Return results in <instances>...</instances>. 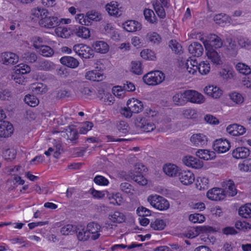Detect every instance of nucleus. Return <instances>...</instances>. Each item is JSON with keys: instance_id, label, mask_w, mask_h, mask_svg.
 Instances as JSON below:
<instances>
[{"instance_id": "4", "label": "nucleus", "mask_w": 251, "mask_h": 251, "mask_svg": "<svg viewBox=\"0 0 251 251\" xmlns=\"http://www.w3.org/2000/svg\"><path fill=\"white\" fill-rule=\"evenodd\" d=\"M165 75L161 71L156 70L151 71L143 76V82L149 86H156L164 81Z\"/></svg>"}, {"instance_id": "57", "label": "nucleus", "mask_w": 251, "mask_h": 251, "mask_svg": "<svg viewBox=\"0 0 251 251\" xmlns=\"http://www.w3.org/2000/svg\"><path fill=\"white\" fill-rule=\"evenodd\" d=\"M13 69L23 75L29 74L31 71L30 67L24 63H21L15 66Z\"/></svg>"}, {"instance_id": "1", "label": "nucleus", "mask_w": 251, "mask_h": 251, "mask_svg": "<svg viewBox=\"0 0 251 251\" xmlns=\"http://www.w3.org/2000/svg\"><path fill=\"white\" fill-rule=\"evenodd\" d=\"M32 19H37L38 24L42 27L51 29L58 25L59 18L57 15L50 16L49 11L45 8L36 7L31 11Z\"/></svg>"}, {"instance_id": "22", "label": "nucleus", "mask_w": 251, "mask_h": 251, "mask_svg": "<svg viewBox=\"0 0 251 251\" xmlns=\"http://www.w3.org/2000/svg\"><path fill=\"white\" fill-rule=\"evenodd\" d=\"M226 130L229 134L238 136L244 134L246 132V128L242 125L233 124L228 125L226 128Z\"/></svg>"}, {"instance_id": "52", "label": "nucleus", "mask_w": 251, "mask_h": 251, "mask_svg": "<svg viewBox=\"0 0 251 251\" xmlns=\"http://www.w3.org/2000/svg\"><path fill=\"white\" fill-rule=\"evenodd\" d=\"M184 90L175 94L172 98L173 102L177 105H181L186 101L184 97Z\"/></svg>"}, {"instance_id": "12", "label": "nucleus", "mask_w": 251, "mask_h": 251, "mask_svg": "<svg viewBox=\"0 0 251 251\" xmlns=\"http://www.w3.org/2000/svg\"><path fill=\"white\" fill-rule=\"evenodd\" d=\"M182 162L187 167L196 170L201 169L203 167V162L201 160L191 155L184 156Z\"/></svg>"}, {"instance_id": "48", "label": "nucleus", "mask_w": 251, "mask_h": 251, "mask_svg": "<svg viewBox=\"0 0 251 251\" xmlns=\"http://www.w3.org/2000/svg\"><path fill=\"white\" fill-rule=\"evenodd\" d=\"M235 69L239 73L244 75H247L251 73L250 67L244 63L238 62L235 65Z\"/></svg>"}, {"instance_id": "23", "label": "nucleus", "mask_w": 251, "mask_h": 251, "mask_svg": "<svg viewBox=\"0 0 251 251\" xmlns=\"http://www.w3.org/2000/svg\"><path fill=\"white\" fill-rule=\"evenodd\" d=\"M122 27L127 32H134L142 29L141 23L135 20H127L122 24Z\"/></svg>"}, {"instance_id": "50", "label": "nucleus", "mask_w": 251, "mask_h": 251, "mask_svg": "<svg viewBox=\"0 0 251 251\" xmlns=\"http://www.w3.org/2000/svg\"><path fill=\"white\" fill-rule=\"evenodd\" d=\"M44 57H50L53 55L54 51L53 49L48 45H44L37 51Z\"/></svg>"}, {"instance_id": "55", "label": "nucleus", "mask_w": 251, "mask_h": 251, "mask_svg": "<svg viewBox=\"0 0 251 251\" xmlns=\"http://www.w3.org/2000/svg\"><path fill=\"white\" fill-rule=\"evenodd\" d=\"M87 17L88 18L90 25L92 21L98 22L102 18L101 14L99 12L95 10L88 11L87 12Z\"/></svg>"}, {"instance_id": "28", "label": "nucleus", "mask_w": 251, "mask_h": 251, "mask_svg": "<svg viewBox=\"0 0 251 251\" xmlns=\"http://www.w3.org/2000/svg\"><path fill=\"white\" fill-rule=\"evenodd\" d=\"M189 53L196 57H201L203 53L202 46L199 42H194L188 46Z\"/></svg>"}, {"instance_id": "3", "label": "nucleus", "mask_w": 251, "mask_h": 251, "mask_svg": "<svg viewBox=\"0 0 251 251\" xmlns=\"http://www.w3.org/2000/svg\"><path fill=\"white\" fill-rule=\"evenodd\" d=\"M147 200L152 207L159 211H166L170 206V202L167 199L157 194L149 195Z\"/></svg>"}, {"instance_id": "17", "label": "nucleus", "mask_w": 251, "mask_h": 251, "mask_svg": "<svg viewBox=\"0 0 251 251\" xmlns=\"http://www.w3.org/2000/svg\"><path fill=\"white\" fill-rule=\"evenodd\" d=\"M30 42L34 48L37 51L45 44L51 45L55 43L46 36H34L30 39Z\"/></svg>"}, {"instance_id": "25", "label": "nucleus", "mask_w": 251, "mask_h": 251, "mask_svg": "<svg viewBox=\"0 0 251 251\" xmlns=\"http://www.w3.org/2000/svg\"><path fill=\"white\" fill-rule=\"evenodd\" d=\"M196 188L199 191H205L210 186V180L208 177L205 176H200L195 180Z\"/></svg>"}, {"instance_id": "38", "label": "nucleus", "mask_w": 251, "mask_h": 251, "mask_svg": "<svg viewBox=\"0 0 251 251\" xmlns=\"http://www.w3.org/2000/svg\"><path fill=\"white\" fill-rule=\"evenodd\" d=\"M238 215L243 218H251V202H248L240 206L238 210Z\"/></svg>"}, {"instance_id": "47", "label": "nucleus", "mask_w": 251, "mask_h": 251, "mask_svg": "<svg viewBox=\"0 0 251 251\" xmlns=\"http://www.w3.org/2000/svg\"><path fill=\"white\" fill-rule=\"evenodd\" d=\"M150 226L154 230H161L166 226V223L164 220L159 218L156 219L151 222Z\"/></svg>"}, {"instance_id": "45", "label": "nucleus", "mask_w": 251, "mask_h": 251, "mask_svg": "<svg viewBox=\"0 0 251 251\" xmlns=\"http://www.w3.org/2000/svg\"><path fill=\"white\" fill-rule=\"evenodd\" d=\"M140 56L147 61H154L156 59L155 52L150 49H144L140 52Z\"/></svg>"}, {"instance_id": "44", "label": "nucleus", "mask_w": 251, "mask_h": 251, "mask_svg": "<svg viewBox=\"0 0 251 251\" xmlns=\"http://www.w3.org/2000/svg\"><path fill=\"white\" fill-rule=\"evenodd\" d=\"M11 78L16 83L20 85H25V78L24 75L14 69H12L11 72Z\"/></svg>"}, {"instance_id": "35", "label": "nucleus", "mask_w": 251, "mask_h": 251, "mask_svg": "<svg viewBox=\"0 0 251 251\" xmlns=\"http://www.w3.org/2000/svg\"><path fill=\"white\" fill-rule=\"evenodd\" d=\"M85 78L90 81H100L104 78V76L102 73L97 70H89L86 71Z\"/></svg>"}, {"instance_id": "29", "label": "nucleus", "mask_w": 251, "mask_h": 251, "mask_svg": "<svg viewBox=\"0 0 251 251\" xmlns=\"http://www.w3.org/2000/svg\"><path fill=\"white\" fill-rule=\"evenodd\" d=\"M108 219L113 223L121 224L126 221V216L124 213L116 210L111 211L108 214Z\"/></svg>"}, {"instance_id": "39", "label": "nucleus", "mask_w": 251, "mask_h": 251, "mask_svg": "<svg viewBox=\"0 0 251 251\" xmlns=\"http://www.w3.org/2000/svg\"><path fill=\"white\" fill-rule=\"evenodd\" d=\"M214 21L217 24L222 26L228 25L232 23L231 18L225 14L216 15L214 17Z\"/></svg>"}, {"instance_id": "49", "label": "nucleus", "mask_w": 251, "mask_h": 251, "mask_svg": "<svg viewBox=\"0 0 251 251\" xmlns=\"http://www.w3.org/2000/svg\"><path fill=\"white\" fill-rule=\"evenodd\" d=\"M235 227L240 231L247 232L251 229V224L245 221L238 220L235 222Z\"/></svg>"}, {"instance_id": "63", "label": "nucleus", "mask_w": 251, "mask_h": 251, "mask_svg": "<svg viewBox=\"0 0 251 251\" xmlns=\"http://www.w3.org/2000/svg\"><path fill=\"white\" fill-rule=\"evenodd\" d=\"M66 134L68 139L71 141L75 140L78 137L77 131L75 126L73 125L70 126L68 129H67Z\"/></svg>"}, {"instance_id": "8", "label": "nucleus", "mask_w": 251, "mask_h": 251, "mask_svg": "<svg viewBox=\"0 0 251 251\" xmlns=\"http://www.w3.org/2000/svg\"><path fill=\"white\" fill-rule=\"evenodd\" d=\"M74 51L80 57L89 59L94 56V51L92 48L85 44H76L73 47Z\"/></svg>"}, {"instance_id": "19", "label": "nucleus", "mask_w": 251, "mask_h": 251, "mask_svg": "<svg viewBox=\"0 0 251 251\" xmlns=\"http://www.w3.org/2000/svg\"><path fill=\"white\" fill-rule=\"evenodd\" d=\"M126 105L128 106L130 110L135 114L141 112L144 109L143 102L140 100L135 98L129 99L126 102Z\"/></svg>"}, {"instance_id": "18", "label": "nucleus", "mask_w": 251, "mask_h": 251, "mask_svg": "<svg viewBox=\"0 0 251 251\" xmlns=\"http://www.w3.org/2000/svg\"><path fill=\"white\" fill-rule=\"evenodd\" d=\"M179 180L180 183L185 186L192 184L195 180L194 174L190 170H181L179 174Z\"/></svg>"}, {"instance_id": "32", "label": "nucleus", "mask_w": 251, "mask_h": 251, "mask_svg": "<svg viewBox=\"0 0 251 251\" xmlns=\"http://www.w3.org/2000/svg\"><path fill=\"white\" fill-rule=\"evenodd\" d=\"M223 189L225 190L226 197L227 196L233 197L237 194V189L233 180L231 179L226 180L223 182Z\"/></svg>"}, {"instance_id": "24", "label": "nucleus", "mask_w": 251, "mask_h": 251, "mask_svg": "<svg viewBox=\"0 0 251 251\" xmlns=\"http://www.w3.org/2000/svg\"><path fill=\"white\" fill-rule=\"evenodd\" d=\"M181 169L174 164L167 163L163 167L164 173L168 176L174 177L178 176L180 173Z\"/></svg>"}, {"instance_id": "14", "label": "nucleus", "mask_w": 251, "mask_h": 251, "mask_svg": "<svg viewBox=\"0 0 251 251\" xmlns=\"http://www.w3.org/2000/svg\"><path fill=\"white\" fill-rule=\"evenodd\" d=\"M209 139L203 133H197L192 134L190 138L192 146L195 147H202L207 145Z\"/></svg>"}, {"instance_id": "33", "label": "nucleus", "mask_w": 251, "mask_h": 251, "mask_svg": "<svg viewBox=\"0 0 251 251\" xmlns=\"http://www.w3.org/2000/svg\"><path fill=\"white\" fill-rule=\"evenodd\" d=\"M250 154V150L246 147H241L235 148L232 151V156L236 159L246 158Z\"/></svg>"}, {"instance_id": "42", "label": "nucleus", "mask_w": 251, "mask_h": 251, "mask_svg": "<svg viewBox=\"0 0 251 251\" xmlns=\"http://www.w3.org/2000/svg\"><path fill=\"white\" fill-rule=\"evenodd\" d=\"M143 14L145 20L150 24H155L157 23V19L152 10L145 8L143 11Z\"/></svg>"}, {"instance_id": "10", "label": "nucleus", "mask_w": 251, "mask_h": 251, "mask_svg": "<svg viewBox=\"0 0 251 251\" xmlns=\"http://www.w3.org/2000/svg\"><path fill=\"white\" fill-rule=\"evenodd\" d=\"M54 35L63 39H69L74 35V26H60L54 29Z\"/></svg>"}, {"instance_id": "34", "label": "nucleus", "mask_w": 251, "mask_h": 251, "mask_svg": "<svg viewBox=\"0 0 251 251\" xmlns=\"http://www.w3.org/2000/svg\"><path fill=\"white\" fill-rule=\"evenodd\" d=\"M107 199L109 203L116 206H120L124 204L125 200L122 194L119 192L109 193L108 192Z\"/></svg>"}, {"instance_id": "37", "label": "nucleus", "mask_w": 251, "mask_h": 251, "mask_svg": "<svg viewBox=\"0 0 251 251\" xmlns=\"http://www.w3.org/2000/svg\"><path fill=\"white\" fill-rule=\"evenodd\" d=\"M94 50L98 53L105 54L108 52L109 47L108 44L103 41H97L92 45Z\"/></svg>"}, {"instance_id": "27", "label": "nucleus", "mask_w": 251, "mask_h": 251, "mask_svg": "<svg viewBox=\"0 0 251 251\" xmlns=\"http://www.w3.org/2000/svg\"><path fill=\"white\" fill-rule=\"evenodd\" d=\"M195 154L200 159L205 161L214 160L216 156L214 151L208 149H198Z\"/></svg>"}, {"instance_id": "11", "label": "nucleus", "mask_w": 251, "mask_h": 251, "mask_svg": "<svg viewBox=\"0 0 251 251\" xmlns=\"http://www.w3.org/2000/svg\"><path fill=\"white\" fill-rule=\"evenodd\" d=\"M179 67L189 75H194L198 71V61L196 59L189 58L184 62L179 63Z\"/></svg>"}, {"instance_id": "5", "label": "nucleus", "mask_w": 251, "mask_h": 251, "mask_svg": "<svg viewBox=\"0 0 251 251\" xmlns=\"http://www.w3.org/2000/svg\"><path fill=\"white\" fill-rule=\"evenodd\" d=\"M184 95L186 101L191 103L201 104L206 100V98L203 94L195 90H184Z\"/></svg>"}, {"instance_id": "60", "label": "nucleus", "mask_w": 251, "mask_h": 251, "mask_svg": "<svg viewBox=\"0 0 251 251\" xmlns=\"http://www.w3.org/2000/svg\"><path fill=\"white\" fill-rule=\"evenodd\" d=\"M112 92L115 97L120 99L123 98L125 96L126 91L122 86H114L112 89Z\"/></svg>"}, {"instance_id": "7", "label": "nucleus", "mask_w": 251, "mask_h": 251, "mask_svg": "<svg viewBox=\"0 0 251 251\" xmlns=\"http://www.w3.org/2000/svg\"><path fill=\"white\" fill-rule=\"evenodd\" d=\"M205 50H214L222 47L223 43L221 39L215 34L210 35L206 39L201 40Z\"/></svg>"}, {"instance_id": "16", "label": "nucleus", "mask_w": 251, "mask_h": 251, "mask_svg": "<svg viewBox=\"0 0 251 251\" xmlns=\"http://www.w3.org/2000/svg\"><path fill=\"white\" fill-rule=\"evenodd\" d=\"M206 197L211 201H222L226 198V193L222 188L214 187L207 191Z\"/></svg>"}, {"instance_id": "62", "label": "nucleus", "mask_w": 251, "mask_h": 251, "mask_svg": "<svg viewBox=\"0 0 251 251\" xmlns=\"http://www.w3.org/2000/svg\"><path fill=\"white\" fill-rule=\"evenodd\" d=\"M169 46L175 53H180L182 51L181 45L176 40H172L169 42Z\"/></svg>"}, {"instance_id": "56", "label": "nucleus", "mask_w": 251, "mask_h": 251, "mask_svg": "<svg viewBox=\"0 0 251 251\" xmlns=\"http://www.w3.org/2000/svg\"><path fill=\"white\" fill-rule=\"evenodd\" d=\"M76 227L75 226L68 224L61 227L60 232L64 235H72L76 231Z\"/></svg>"}, {"instance_id": "13", "label": "nucleus", "mask_w": 251, "mask_h": 251, "mask_svg": "<svg viewBox=\"0 0 251 251\" xmlns=\"http://www.w3.org/2000/svg\"><path fill=\"white\" fill-rule=\"evenodd\" d=\"M19 60V56L13 52L5 51L0 54V62L6 66L14 65Z\"/></svg>"}, {"instance_id": "31", "label": "nucleus", "mask_w": 251, "mask_h": 251, "mask_svg": "<svg viewBox=\"0 0 251 251\" xmlns=\"http://www.w3.org/2000/svg\"><path fill=\"white\" fill-rule=\"evenodd\" d=\"M206 55L207 58L214 65L222 64L223 61L221 55L214 50H205Z\"/></svg>"}, {"instance_id": "51", "label": "nucleus", "mask_w": 251, "mask_h": 251, "mask_svg": "<svg viewBox=\"0 0 251 251\" xmlns=\"http://www.w3.org/2000/svg\"><path fill=\"white\" fill-rule=\"evenodd\" d=\"M147 40L151 44L158 45L161 42L160 35L155 32H150L147 35Z\"/></svg>"}, {"instance_id": "53", "label": "nucleus", "mask_w": 251, "mask_h": 251, "mask_svg": "<svg viewBox=\"0 0 251 251\" xmlns=\"http://www.w3.org/2000/svg\"><path fill=\"white\" fill-rule=\"evenodd\" d=\"M189 220L194 224H201L205 221V217L202 214L195 213L189 215Z\"/></svg>"}, {"instance_id": "26", "label": "nucleus", "mask_w": 251, "mask_h": 251, "mask_svg": "<svg viewBox=\"0 0 251 251\" xmlns=\"http://www.w3.org/2000/svg\"><path fill=\"white\" fill-rule=\"evenodd\" d=\"M86 227L90 238L96 240L100 237L101 227L99 224L90 223L88 224Z\"/></svg>"}, {"instance_id": "30", "label": "nucleus", "mask_w": 251, "mask_h": 251, "mask_svg": "<svg viewBox=\"0 0 251 251\" xmlns=\"http://www.w3.org/2000/svg\"><path fill=\"white\" fill-rule=\"evenodd\" d=\"M13 131V126L9 122L0 121V137H9L12 135Z\"/></svg>"}, {"instance_id": "54", "label": "nucleus", "mask_w": 251, "mask_h": 251, "mask_svg": "<svg viewBox=\"0 0 251 251\" xmlns=\"http://www.w3.org/2000/svg\"><path fill=\"white\" fill-rule=\"evenodd\" d=\"M32 91L37 95L44 94L48 91L47 86L41 83L33 84L32 86Z\"/></svg>"}, {"instance_id": "2", "label": "nucleus", "mask_w": 251, "mask_h": 251, "mask_svg": "<svg viewBox=\"0 0 251 251\" xmlns=\"http://www.w3.org/2000/svg\"><path fill=\"white\" fill-rule=\"evenodd\" d=\"M146 116L142 117L140 116L137 117L134 121L136 127L144 132H150L153 130L155 128L154 121L157 119L158 113L155 110L147 109L146 111Z\"/></svg>"}, {"instance_id": "9", "label": "nucleus", "mask_w": 251, "mask_h": 251, "mask_svg": "<svg viewBox=\"0 0 251 251\" xmlns=\"http://www.w3.org/2000/svg\"><path fill=\"white\" fill-rule=\"evenodd\" d=\"M231 148L230 142L225 138L215 140L212 145L214 151L218 153H224L229 150Z\"/></svg>"}, {"instance_id": "15", "label": "nucleus", "mask_w": 251, "mask_h": 251, "mask_svg": "<svg viewBox=\"0 0 251 251\" xmlns=\"http://www.w3.org/2000/svg\"><path fill=\"white\" fill-rule=\"evenodd\" d=\"M105 8L110 16L116 18L121 16L124 12L123 7L120 6L118 2L115 1L107 3L105 6Z\"/></svg>"}, {"instance_id": "41", "label": "nucleus", "mask_w": 251, "mask_h": 251, "mask_svg": "<svg viewBox=\"0 0 251 251\" xmlns=\"http://www.w3.org/2000/svg\"><path fill=\"white\" fill-rule=\"evenodd\" d=\"M129 69L132 73L140 75L143 73L142 64L140 61H132L130 63Z\"/></svg>"}, {"instance_id": "40", "label": "nucleus", "mask_w": 251, "mask_h": 251, "mask_svg": "<svg viewBox=\"0 0 251 251\" xmlns=\"http://www.w3.org/2000/svg\"><path fill=\"white\" fill-rule=\"evenodd\" d=\"M238 170L241 173L251 172V158L240 161L237 165Z\"/></svg>"}, {"instance_id": "43", "label": "nucleus", "mask_w": 251, "mask_h": 251, "mask_svg": "<svg viewBox=\"0 0 251 251\" xmlns=\"http://www.w3.org/2000/svg\"><path fill=\"white\" fill-rule=\"evenodd\" d=\"M197 67L198 71L201 75H206L210 71V65L207 61H201L199 63H198Z\"/></svg>"}, {"instance_id": "21", "label": "nucleus", "mask_w": 251, "mask_h": 251, "mask_svg": "<svg viewBox=\"0 0 251 251\" xmlns=\"http://www.w3.org/2000/svg\"><path fill=\"white\" fill-rule=\"evenodd\" d=\"M227 96L232 105L241 106L245 102V97L242 93L238 91H231L228 94Z\"/></svg>"}, {"instance_id": "61", "label": "nucleus", "mask_w": 251, "mask_h": 251, "mask_svg": "<svg viewBox=\"0 0 251 251\" xmlns=\"http://www.w3.org/2000/svg\"><path fill=\"white\" fill-rule=\"evenodd\" d=\"M25 102L31 107H35L39 102L38 99L33 95H27L24 99Z\"/></svg>"}, {"instance_id": "36", "label": "nucleus", "mask_w": 251, "mask_h": 251, "mask_svg": "<svg viewBox=\"0 0 251 251\" xmlns=\"http://www.w3.org/2000/svg\"><path fill=\"white\" fill-rule=\"evenodd\" d=\"M59 61L62 65L72 69L77 68L79 64L77 59L70 56H63Z\"/></svg>"}, {"instance_id": "20", "label": "nucleus", "mask_w": 251, "mask_h": 251, "mask_svg": "<svg viewBox=\"0 0 251 251\" xmlns=\"http://www.w3.org/2000/svg\"><path fill=\"white\" fill-rule=\"evenodd\" d=\"M74 35L78 38L82 39H88L91 35V30L89 28L83 25H74Z\"/></svg>"}, {"instance_id": "59", "label": "nucleus", "mask_w": 251, "mask_h": 251, "mask_svg": "<svg viewBox=\"0 0 251 251\" xmlns=\"http://www.w3.org/2000/svg\"><path fill=\"white\" fill-rule=\"evenodd\" d=\"M75 19L76 22L80 25H89V22L87 17V13L86 14L83 13H79L75 15Z\"/></svg>"}, {"instance_id": "6", "label": "nucleus", "mask_w": 251, "mask_h": 251, "mask_svg": "<svg viewBox=\"0 0 251 251\" xmlns=\"http://www.w3.org/2000/svg\"><path fill=\"white\" fill-rule=\"evenodd\" d=\"M203 93L207 97L214 100L220 99L224 94L223 89L219 86L214 84H209L203 89Z\"/></svg>"}, {"instance_id": "46", "label": "nucleus", "mask_w": 251, "mask_h": 251, "mask_svg": "<svg viewBox=\"0 0 251 251\" xmlns=\"http://www.w3.org/2000/svg\"><path fill=\"white\" fill-rule=\"evenodd\" d=\"M147 172L146 167L141 163L136 164L133 168L129 172V176L136 175H142Z\"/></svg>"}, {"instance_id": "58", "label": "nucleus", "mask_w": 251, "mask_h": 251, "mask_svg": "<svg viewBox=\"0 0 251 251\" xmlns=\"http://www.w3.org/2000/svg\"><path fill=\"white\" fill-rule=\"evenodd\" d=\"M165 7L161 5L159 2H156L153 4V8L157 16L161 19H164L166 17V12L164 9Z\"/></svg>"}, {"instance_id": "64", "label": "nucleus", "mask_w": 251, "mask_h": 251, "mask_svg": "<svg viewBox=\"0 0 251 251\" xmlns=\"http://www.w3.org/2000/svg\"><path fill=\"white\" fill-rule=\"evenodd\" d=\"M135 182L141 186H145L148 183L147 179L144 177V175H136L129 176Z\"/></svg>"}]
</instances>
